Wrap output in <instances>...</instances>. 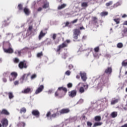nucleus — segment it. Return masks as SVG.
Segmentation results:
<instances>
[{
    "label": "nucleus",
    "instance_id": "nucleus-1",
    "mask_svg": "<svg viewBox=\"0 0 127 127\" xmlns=\"http://www.w3.org/2000/svg\"><path fill=\"white\" fill-rule=\"evenodd\" d=\"M66 43H70V40H66L65 42L63 43L62 45H61L59 46L58 49L57 50V52L60 51V50L62 48H64V47H67V46L68 45V44Z\"/></svg>",
    "mask_w": 127,
    "mask_h": 127
},
{
    "label": "nucleus",
    "instance_id": "nucleus-2",
    "mask_svg": "<svg viewBox=\"0 0 127 127\" xmlns=\"http://www.w3.org/2000/svg\"><path fill=\"white\" fill-rule=\"evenodd\" d=\"M81 32H80V30L75 29L73 31V38L74 39H78V36L80 35Z\"/></svg>",
    "mask_w": 127,
    "mask_h": 127
},
{
    "label": "nucleus",
    "instance_id": "nucleus-3",
    "mask_svg": "<svg viewBox=\"0 0 127 127\" xmlns=\"http://www.w3.org/2000/svg\"><path fill=\"white\" fill-rule=\"evenodd\" d=\"M16 77H17V73L15 72H13L11 73V76L10 77V81L11 82L12 81H14L15 79H16Z\"/></svg>",
    "mask_w": 127,
    "mask_h": 127
},
{
    "label": "nucleus",
    "instance_id": "nucleus-4",
    "mask_svg": "<svg viewBox=\"0 0 127 127\" xmlns=\"http://www.w3.org/2000/svg\"><path fill=\"white\" fill-rule=\"evenodd\" d=\"M44 89V86L43 85H40L36 90L35 91L36 95H37L38 94H39L40 93H41L42 91H43V89Z\"/></svg>",
    "mask_w": 127,
    "mask_h": 127
},
{
    "label": "nucleus",
    "instance_id": "nucleus-5",
    "mask_svg": "<svg viewBox=\"0 0 127 127\" xmlns=\"http://www.w3.org/2000/svg\"><path fill=\"white\" fill-rule=\"evenodd\" d=\"M3 127H6L8 126V121L6 119H3L1 121Z\"/></svg>",
    "mask_w": 127,
    "mask_h": 127
},
{
    "label": "nucleus",
    "instance_id": "nucleus-6",
    "mask_svg": "<svg viewBox=\"0 0 127 127\" xmlns=\"http://www.w3.org/2000/svg\"><path fill=\"white\" fill-rule=\"evenodd\" d=\"M19 67L20 69H23V68H27V65H26V64H25L23 62H21L19 64Z\"/></svg>",
    "mask_w": 127,
    "mask_h": 127
},
{
    "label": "nucleus",
    "instance_id": "nucleus-7",
    "mask_svg": "<svg viewBox=\"0 0 127 127\" xmlns=\"http://www.w3.org/2000/svg\"><path fill=\"white\" fill-rule=\"evenodd\" d=\"M76 95H77V91L76 90H72L68 92V96L71 98L75 97Z\"/></svg>",
    "mask_w": 127,
    "mask_h": 127
},
{
    "label": "nucleus",
    "instance_id": "nucleus-8",
    "mask_svg": "<svg viewBox=\"0 0 127 127\" xmlns=\"http://www.w3.org/2000/svg\"><path fill=\"white\" fill-rule=\"evenodd\" d=\"M69 112H70V110H69V109H64L61 110L60 111V113L61 115H62L63 114H68V113H69Z\"/></svg>",
    "mask_w": 127,
    "mask_h": 127
},
{
    "label": "nucleus",
    "instance_id": "nucleus-9",
    "mask_svg": "<svg viewBox=\"0 0 127 127\" xmlns=\"http://www.w3.org/2000/svg\"><path fill=\"white\" fill-rule=\"evenodd\" d=\"M30 75V73H28V74H24L23 75V76L21 77V79L23 81H27L28 80V77Z\"/></svg>",
    "mask_w": 127,
    "mask_h": 127
},
{
    "label": "nucleus",
    "instance_id": "nucleus-10",
    "mask_svg": "<svg viewBox=\"0 0 127 127\" xmlns=\"http://www.w3.org/2000/svg\"><path fill=\"white\" fill-rule=\"evenodd\" d=\"M80 76L81 77L82 80L85 81L87 80V76H86V73L85 72H80Z\"/></svg>",
    "mask_w": 127,
    "mask_h": 127
},
{
    "label": "nucleus",
    "instance_id": "nucleus-11",
    "mask_svg": "<svg viewBox=\"0 0 127 127\" xmlns=\"http://www.w3.org/2000/svg\"><path fill=\"white\" fill-rule=\"evenodd\" d=\"M32 114L33 116L36 117V118L39 117V111L38 110H33Z\"/></svg>",
    "mask_w": 127,
    "mask_h": 127
},
{
    "label": "nucleus",
    "instance_id": "nucleus-12",
    "mask_svg": "<svg viewBox=\"0 0 127 127\" xmlns=\"http://www.w3.org/2000/svg\"><path fill=\"white\" fill-rule=\"evenodd\" d=\"M31 92V89L28 88L27 89H25L24 90L21 91L22 94H28V93H30Z\"/></svg>",
    "mask_w": 127,
    "mask_h": 127
},
{
    "label": "nucleus",
    "instance_id": "nucleus-13",
    "mask_svg": "<svg viewBox=\"0 0 127 127\" xmlns=\"http://www.w3.org/2000/svg\"><path fill=\"white\" fill-rule=\"evenodd\" d=\"M112 67H108L105 70V73H106V74H108V75H110V74H111V73H112Z\"/></svg>",
    "mask_w": 127,
    "mask_h": 127
},
{
    "label": "nucleus",
    "instance_id": "nucleus-14",
    "mask_svg": "<svg viewBox=\"0 0 127 127\" xmlns=\"http://www.w3.org/2000/svg\"><path fill=\"white\" fill-rule=\"evenodd\" d=\"M4 52H5V53H13V50L11 48H9L8 49H4Z\"/></svg>",
    "mask_w": 127,
    "mask_h": 127
},
{
    "label": "nucleus",
    "instance_id": "nucleus-15",
    "mask_svg": "<svg viewBox=\"0 0 127 127\" xmlns=\"http://www.w3.org/2000/svg\"><path fill=\"white\" fill-rule=\"evenodd\" d=\"M24 12L26 15H28L29 13H30V11H29V9L26 7L24 8Z\"/></svg>",
    "mask_w": 127,
    "mask_h": 127
},
{
    "label": "nucleus",
    "instance_id": "nucleus-16",
    "mask_svg": "<svg viewBox=\"0 0 127 127\" xmlns=\"http://www.w3.org/2000/svg\"><path fill=\"white\" fill-rule=\"evenodd\" d=\"M44 36H45V33H43L42 31H41L40 35H39V39L40 40Z\"/></svg>",
    "mask_w": 127,
    "mask_h": 127
},
{
    "label": "nucleus",
    "instance_id": "nucleus-17",
    "mask_svg": "<svg viewBox=\"0 0 127 127\" xmlns=\"http://www.w3.org/2000/svg\"><path fill=\"white\" fill-rule=\"evenodd\" d=\"M1 114H4V115H9V112L8 111H7L6 110L3 109V110H2V111L1 112Z\"/></svg>",
    "mask_w": 127,
    "mask_h": 127
},
{
    "label": "nucleus",
    "instance_id": "nucleus-18",
    "mask_svg": "<svg viewBox=\"0 0 127 127\" xmlns=\"http://www.w3.org/2000/svg\"><path fill=\"white\" fill-rule=\"evenodd\" d=\"M65 6H66V4H63L59 5L58 8V9H63V8H64V7H65Z\"/></svg>",
    "mask_w": 127,
    "mask_h": 127
},
{
    "label": "nucleus",
    "instance_id": "nucleus-19",
    "mask_svg": "<svg viewBox=\"0 0 127 127\" xmlns=\"http://www.w3.org/2000/svg\"><path fill=\"white\" fill-rule=\"evenodd\" d=\"M102 124L103 123H102V122H97L94 124V126L93 127H99V126H102Z\"/></svg>",
    "mask_w": 127,
    "mask_h": 127
},
{
    "label": "nucleus",
    "instance_id": "nucleus-20",
    "mask_svg": "<svg viewBox=\"0 0 127 127\" xmlns=\"http://www.w3.org/2000/svg\"><path fill=\"white\" fill-rule=\"evenodd\" d=\"M58 90L59 91H62V90L63 91H64V92H67V88H66L65 87H59Z\"/></svg>",
    "mask_w": 127,
    "mask_h": 127
},
{
    "label": "nucleus",
    "instance_id": "nucleus-21",
    "mask_svg": "<svg viewBox=\"0 0 127 127\" xmlns=\"http://www.w3.org/2000/svg\"><path fill=\"white\" fill-rule=\"evenodd\" d=\"M77 120V117H72L70 118L69 122L70 123H73V122H76Z\"/></svg>",
    "mask_w": 127,
    "mask_h": 127
},
{
    "label": "nucleus",
    "instance_id": "nucleus-22",
    "mask_svg": "<svg viewBox=\"0 0 127 127\" xmlns=\"http://www.w3.org/2000/svg\"><path fill=\"white\" fill-rule=\"evenodd\" d=\"M119 102L118 99H113L111 101V105H115V104H117Z\"/></svg>",
    "mask_w": 127,
    "mask_h": 127
},
{
    "label": "nucleus",
    "instance_id": "nucleus-23",
    "mask_svg": "<svg viewBox=\"0 0 127 127\" xmlns=\"http://www.w3.org/2000/svg\"><path fill=\"white\" fill-rule=\"evenodd\" d=\"M80 85H81V86H83L84 88L86 90V89H88L89 86L88 85H83L82 83H79L78 84L77 86H80Z\"/></svg>",
    "mask_w": 127,
    "mask_h": 127
},
{
    "label": "nucleus",
    "instance_id": "nucleus-24",
    "mask_svg": "<svg viewBox=\"0 0 127 127\" xmlns=\"http://www.w3.org/2000/svg\"><path fill=\"white\" fill-rule=\"evenodd\" d=\"M118 116V113H117V112H113L111 114V117H112V118H116V117H117Z\"/></svg>",
    "mask_w": 127,
    "mask_h": 127
},
{
    "label": "nucleus",
    "instance_id": "nucleus-25",
    "mask_svg": "<svg viewBox=\"0 0 127 127\" xmlns=\"http://www.w3.org/2000/svg\"><path fill=\"white\" fill-rule=\"evenodd\" d=\"M48 7H49V2H46L45 3L43 8H48Z\"/></svg>",
    "mask_w": 127,
    "mask_h": 127
},
{
    "label": "nucleus",
    "instance_id": "nucleus-26",
    "mask_svg": "<svg viewBox=\"0 0 127 127\" xmlns=\"http://www.w3.org/2000/svg\"><path fill=\"white\" fill-rule=\"evenodd\" d=\"M20 113L21 114H22V113H26V109H25V108H21L20 110Z\"/></svg>",
    "mask_w": 127,
    "mask_h": 127
},
{
    "label": "nucleus",
    "instance_id": "nucleus-27",
    "mask_svg": "<svg viewBox=\"0 0 127 127\" xmlns=\"http://www.w3.org/2000/svg\"><path fill=\"white\" fill-rule=\"evenodd\" d=\"M95 121H96V122H99V121H101V117L100 116L95 117Z\"/></svg>",
    "mask_w": 127,
    "mask_h": 127
},
{
    "label": "nucleus",
    "instance_id": "nucleus-28",
    "mask_svg": "<svg viewBox=\"0 0 127 127\" xmlns=\"http://www.w3.org/2000/svg\"><path fill=\"white\" fill-rule=\"evenodd\" d=\"M36 77H37V75L36 74H33L31 75V80H33V79H35V78H36Z\"/></svg>",
    "mask_w": 127,
    "mask_h": 127
},
{
    "label": "nucleus",
    "instance_id": "nucleus-29",
    "mask_svg": "<svg viewBox=\"0 0 127 127\" xmlns=\"http://www.w3.org/2000/svg\"><path fill=\"white\" fill-rule=\"evenodd\" d=\"M8 96H9V98L10 99L13 98V94L11 92L8 93Z\"/></svg>",
    "mask_w": 127,
    "mask_h": 127
},
{
    "label": "nucleus",
    "instance_id": "nucleus-30",
    "mask_svg": "<svg viewBox=\"0 0 127 127\" xmlns=\"http://www.w3.org/2000/svg\"><path fill=\"white\" fill-rule=\"evenodd\" d=\"M79 92L81 93H84L85 92V89H84V87H80Z\"/></svg>",
    "mask_w": 127,
    "mask_h": 127
},
{
    "label": "nucleus",
    "instance_id": "nucleus-31",
    "mask_svg": "<svg viewBox=\"0 0 127 127\" xmlns=\"http://www.w3.org/2000/svg\"><path fill=\"white\" fill-rule=\"evenodd\" d=\"M81 6L82 7H87V6H88V3H87V2H83L81 4Z\"/></svg>",
    "mask_w": 127,
    "mask_h": 127
},
{
    "label": "nucleus",
    "instance_id": "nucleus-32",
    "mask_svg": "<svg viewBox=\"0 0 127 127\" xmlns=\"http://www.w3.org/2000/svg\"><path fill=\"white\" fill-rule=\"evenodd\" d=\"M101 16H105V15H108V12H103L101 13Z\"/></svg>",
    "mask_w": 127,
    "mask_h": 127
},
{
    "label": "nucleus",
    "instance_id": "nucleus-33",
    "mask_svg": "<svg viewBox=\"0 0 127 127\" xmlns=\"http://www.w3.org/2000/svg\"><path fill=\"white\" fill-rule=\"evenodd\" d=\"M122 65L123 66H127V60L124 61L123 63H122Z\"/></svg>",
    "mask_w": 127,
    "mask_h": 127
},
{
    "label": "nucleus",
    "instance_id": "nucleus-34",
    "mask_svg": "<svg viewBox=\"0 0 127 127\" xmlns=\"http://www.w3.org/2000/svg\"><path fill=\"white\" fill-rule=\"evenodd\" d=\"M114 21L117 23V24H119L120 23V19L119 18H117V19H114Z\"/></svg>",
    "mask_w": 127,
    "mask_h": 127
},
{
    "label": "nucleus",
    "instance_id": "nucleus-35",
    "mask_svg": "<svg viewBox=\"0 0 127 127\" xmlns=\"http://www.w3.org/2000/svg\"><path fill=\"white\" fill-rule=\"evenodd\" d=\"M123 46V45L121 43H118L117 45V47H118V48H122Z\"/></svg>",
    "mask_w": 127,
    "mask_h": 127
},
{
    "label": "nucleus",
    "instance_id": "nucleus-36",
    "mask_svg": "<svg viewBox=\"0 0 127 127\" xmlns=\"http://www.w3.org/2000/svg\"><path fill=\"white\" fill-rule=\"evenodd\" d=\"M113 4V2L112 1L107 3L106 4V6H110V5H112Z\"/></svg>",
    "mask_w": 127,
    "mask_h": 127
},
{
    "label": "nucleus",
    "instance_id": "nucleus-37",
    "mask_svg": "<svg viewBox=\"0 0 127 127\" xmlns=\"http://www.w3.org/2000/svg\"><path fill=\"white\" fill-rule=\"evenodd\" d=\"M87 125L88 127H92L93 124H92V123L90 122H87Z\"/></svg>",
    "mask_w": 127,
    "mask_h": 127
},
{
    "label": "nucleus",
    "instance_id": "nucleus-38",
    "mask_svg": "<svg viewBox=\"0 0 127 127\" xmlns=\"http://www.w3.org/2000/svg\"><path fill=\"white\" fill-rule=\"evenodd\" d=\"M67 86L68 88H72V87H73V84H72L71 83H69L67 85Z\"/></svg>",
    "mask_w": 127,
    "mask_h": 127
},
{
    "label": "nucleus",
    "instance_id": "nucleus-39",
    "mask_svg": "<svg viewBox=\"0 0 127 127\" xmlns=\"http://www.w3.org/2000/svg\"><path fill=\"white\" fill-rule=\"evenodd\" d=\"M18 7L20 10L22 9V5H21V4H19L18 6Z\"/></svg>",
    "mask_w": 127,
    "mask_h": 127
},
{
    "label": "nucleus",
    "instance_id": "nucleus-40",
    "mask_svg": "<svg viewBox=\"0 0 127 127\" xmlns=\"http://www.w3.org/2000/svg\"><path fill=\"white\" fill-rule=\"evenodd\" d=\"M119 5H120V3L117 2L114 5V7H118V6H119Z\"/></svg>",
    "mask_w": 127,
    "mask_h": 127
},
{
    "label": "nucleus",
    "instance_id": "nucleus-41",
    "mask_svg": "<svg viewBox=\"0 0 127 127\" xmlns=\"http://www.w3.org/2000/svg\"><path fill=\"white\" fill-rule=\"evenodd\" d=\"M19 62V60H18V59L17 58H15L14 60V62L15 63H18V62Z\"/></svg>",
    "mask_w": 127,
    "mask_h": 127
},
{
    "label": "nucleus",
    "instance_id": "nucleus-42",
    "mask_svg": "<svg viewBox=\"0 0 127 127\" xmlns=\"http://www.w3.org/2000/svg\"><path fill=\"white\" fill-rule=\"evenodd\" d=\"M15 54H18V55H20V53H21V52H20V51H16L15 52Z\"/></svg>",
    "mask_w": 127,
    "mask_h": 127
},
{
    "label": "nucleus",
    "instance_id": "nucleus-43",
    "mask_svg": "<svg viewBox=\"0 0 127 127\" xmlns=\"http://www.w3.org/2000/svg\"><path fill=\"white\" fill-rule=\"evenodd\" d=\"M84 100L82 99H80L79 101H78L79 104H82V103H83Z\"/></svg>",
    "mask_w": 127,
    "mask_h": 127
},
{
    "label": "nucleus",
    "instance_id": "nucleus-44",
    "mask_svg": "<svg viewBox=\"0 0 127 127\" xmlns=\"http://www.w3.org/2000/svg\"><path fill=\"white\" fill-rule=\"evenodd\" d=\"M94 51L95 52H99V47H96L94 49Z\"/></svg>",
    "mask_w": 127,
    "mask_h": 127
},
{
    "label": "nucleus",
    "instance_id": "nucleus-45",
    "mask_svg": "<svg viewBox=\"0 0 127 127\" xmlns=\"http://www.w3.org/2000/svg\"><path fill=\"white\" fill-rule=\"evenodd\" d=\"M42 56V53H39L37 54V57H41Z\"/></svg>",
    "mask_w": 127,
    "mask_h": 127
},
{
    "label": "nucleus",
    "instance_id": "nucleus-46",
    "mask_svg": "<svg viewBox=\"0 0 127 127\" xmlns=\"http://www.w3.org/2000/svg\"><path fill=\"white\" fill-rule=\"evenodd\" d=\"M57 117V115L56 114H54L51 116V118H56Z\"/></svg>",
    "mask_w": 127,
    "mask_h": 127
},
{
    "label": "nucleus",
    "instance_id": "nucleus-47",
    "mask_svg": "<svg viewBox=\"0 0 127 127\" xmlns=\"http://www.w3.org/2000/svg\"><path fill=\"white\" fill-rule=\"evenodd\" d=\"M53 90L50 89V90H49L48 91V94H51V93H53Z\"/></svg>",
    "mask_w": 127,
    "mask_h": 127
},
{
    "label": "nucleus",
    "instance_id": "nucleus-48",
    "mask_svg": "<svg viewBox=\"0 0 127 127\" xmlns=\"http://www.w3.org/2000/svg\"><path fill=\"white\" fill-rule=\"evenodd\" d=\"M70 73H71V72H70L69 71H67L65 72L66 75H67L68 76H69Z\"/></svg>",
    "mask_w": 127,
    "mask_h": 127
},
{
    "label": "nucleus",
    "instance_id": "nucleus-49",
    "mask_svg": "<svg viewBox=\"0 0 127 127\" xmlns=\"http://www.w3.org/2000/svg\"><path fill=\"white\" fill-rule=\"evenodd\" d=\"M55 97H58V96H59V93H58V92L57 91L55 93Z\"/></svg>",
    "mask_w": 127,
    "mask_h": 127
},
{
    "label": "nucleus",
    "instance_id": "nucleus-50",
    "mask_svg": "<svg viewBox=\"0 0 127 127\" xmlns=\"http://www.w3.org/2000/svg\"><path fill=\"white\" fill-rule=\"evenodd\" d=\"M77 21H78V19H76L72 21V23H76V22H77Z\"/></svg>",
    "mask_w": 127,
    "mask_h": 127
},
{
    "label": "nucleus",
    "instance_id": "nucleus-51",
    "mask_svg": "<svg viewBox=\"0 0 127 127\" xmlns=\"http://www.w3.org/2000/svg\"><path fill=\"white\" fill-rule=\"evenodd\" d=\"M53 38L54 40L56 39V34H54V35L53 36Z\"/></svg>",
    "mask_w": 127,
    "mask_h": 127
},
{
    "label": "nucleus",
    "instance_id": "nucleus-52",
    "mask_svg": "<svg viewBox=\"0 0 127 127\" xmlns=\"http://www.w3.org/2000/svg\"><path fill=\"white\" fill-rule=\"evenodd\" d=\"M18 83H19L18 81L16 80L14 82V85H18Z\"/></svg>",
    "mask_w": 127,
    "mask_h": 127
},
{
    "label": "nucleus",
    "instance_id": "nucleus-53",
    "mask_svg": "<svg viewBox=\"0 0 127 127\" xmlns=\"http://www.w3.org/2000/svg\"><path fill=\"white\" fill-rule=\"evenodd\" d=\"M69 69H73V65H72V64H70V65H69Z\"/></svg>",
    "mask_w": 127,
    "mask_h": 127
},
{
    "label": "nucleus",
    "instance_id": "nucleus-54",
    "mask_svg": "<svg viewBox=\"0 0 127 127\" xmlns=\"http://www.w3.org/2000/svg\"><path fill=\"white\" fill-rule=\"evenodd\" d=\"M123 18H125V17H127V15L126 14H124L123 16H122Z\"/></svg>",
    "mask_w": 127,
    "mask_h": 127
},
{
    "label": "nucleus",
    "instance_id": "nucleus-55",
    "mask_svg": "<svg viewBox=\"0 0 127 127\" xmlns=\"http://www.w3.org/2000/svg\"><path fill=\"white\" fill-rule=\"evenodd\" d=\"M51 114V113H50V112H48V113H47V118H48V117H49V116H50V115Z\"/></svg>",
    "mask_w": 127,
    "mask_h": 127
},
{
    "label": "nucleus",
    "instance_id": "nucleus-56",
    "mask_svg": "<svg viewBox=\"0 0 127 127\" xmlns=\"http://www.w3.org/2000/svg\"><path fill=\"white\" fill-rule=\"evenodd\" d=\"M42 10V8H41V7H39L38 9V11H41Z\"/></svg>",
    "mask_w": 127,
    "mask_h": 127
},
{
    "label": "nucleus",
    "instance_id": "nucleus-57",
    "mask_svg": "<svg viewBox=\"0 0 127 127\" xmlns=\"http://www.w3.org/2000/svg\"><path fill=\"white\" fill-rule=\"evenodd\" d=\"M124 33H126L127 32V28H125L124 29Z\"/></svg>",
    "mask_w": 127,
    "mask_h": 127
},
{
    "label": "nucleus",
    "instance_id": "nucleus-58",
    "mask_svg": "<svg viewBox=\"0 0 127 127\" xmlns=\"http://www.w3.org/2000/svg\"><path fill=\"white\" fill-rule=\"evenodd\" d=\"M32 30V26H29V30Z\"/></svg>",
    "mask_w": 127,
    "mask_h": 127
},
{
    "label": "nucleus",
    "instance_id": "nucleus-59",
    "mask_svg": "<svg viewBox=\"0 0 127 127\" xmlns=\"http://www.w3.org/2000/svg\"><path fill=\"white\" fill-rule=\"evenodd\" d=\"M124 25H127V21H126L123 23Z\"/></svg>",
    "mask_w": 127,
    "mask_h": 127
},
{
    "label": "nucleus",
    "instance_id": "nucleus-60",
    "mask_svg": "<svg viewBox=\"0 0 127 127\" xmlns=\"http://www.w3.org/2000/svg\"><path fill=\"white\" fill-rule=\"evenodd\" d=\"M96 19H97V17H93V20H96Z\"/></svg>",
    "mask_w": 127,
    "mask_h": 127
},
{
    "label": "nucleus",
    "instance_id": "nucleus-61",
    "mask_svg": "<svg viewBox=\"0 0 127 127\" xmlns=\"http://www.w3.org/2000/svg\"><path fill=\"white\" fill-rule=\"evenodd\" d=\"M3 82H6V81H7V80H6V78H3Z\"/></svg>",
    "mask_w": 127,
    "mask_h": 127
},
{
    "label": "nucleus",
    "instance_id": "nucleus-62",
    "mask_svg": "<svg viewBox=\"0 0 127 127\" xmlns=\"http://www.w3.org/2000/svg\"><path fill=\"white\" fill-rule=\"evenodd\" d=\"M68 25H69V22H66V23L65 24V26H67Z\"/></svg>",
    "mask_w": 127,
    "mask_h": 127
},
{
    "label": "nucleus",
    "instance_id": "nucleus-63",
    "mask_svg": "<svg viewBox=\"0 0 127 127\" xmlns=\"http://www.w3.org/2000/svg\"><path fill=\"white\" fill-rule=\"evenodd\" d=\"M22 125H23V127H25V123L22 122Z\"/></svg>",
    "mask_w": 127,
    "mask_h": 127
},
{
    "label": "nucleus",
    "instance_id": "nucleus-64",
    "mask_svg": "<svg viewBox=\"0 0 127 127\" xmlns=\"http://www.w3.org/2000/svg\"><path fill=\"white\" fill-rule=\"evenodd\" d=\"M80 29L81 30H82V29H84V27H81L80 28Z\"/></svg>",
    "mask_w": 127,
    "mask_h": 127
}]
</instances>
